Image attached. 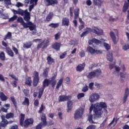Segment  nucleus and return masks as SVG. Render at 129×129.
<instances>
[{"label":"nucleus","instance_id":"obj_6","mask_svg":"<svg viewBox=\"0 0 129 129\" xmlns=\"http://www.w3.org/2000/svg\"><path fill=\"white\" fill-rule=\"evenodd\" d=\"M84 113V108L82 107H80L75 112L74 118L75 119H78V118H81L82 115Z\"/></svg>","mask_w":129,"mask_h":129},{"label":"nucleus","instance_id":"obj_26","mask_svg":"<svg viewBox=\"0 0 129 129\" xmlns=\"http://www.w3.org/2000/svg\"><path fill=\"white\" fill-rule=\"evenodd\" d=\"M93 4L94 6H97V7H100L102 5L103 2L101 0H92Z\"/></svg>","mask_w":129,"mask_h":129},{"label":"nucleus","instance_id":"obj_37","mask_svg":"<svg viewBox=\"0 0 129 129\" xmlns=\"http://www.w3.org/2000/svg\"><path fill=\"white\" fill-rule=\"evenodd\" d=\"M80 10L79 9H77L75 12H74V19L75 20H77V19H78V17H79V12Z\"/></svg>","mask_w":129,"mask_h":129},{"label":"nucleus","instance_id":"obj_18","mask_svg":"<svg viewBox=\"0 0 129 129\" xmlns=\"http://www.w3.org/2000/svg\"><path fill=\"white\" fill-rule=\"evenodd\" d=\"M128 94H129L128 88H126L125 90V93L123 96V103H125V102H126V100L127 99V97H128Z\"/></svg>","mask_w":129,"mask_h":129},{"label":"nucleus","instance_id":"obj_32","mask_svg":"<svg viewBox=\"0 0 129 129\" xmlns=\"http://www.w3.org/2000/svg\"><path fill=\"white\" fill-rule=\"evenodd\" d=\"M32 45H33V44H32V42L29 41L28 42L24 43L23 45V47L24 48H26V49H30V48L32 47Z\"/></svg>","mask_w":129,"mask_h":129},{"label":"nucleus","instance_id":"obj_46","mask_svg":"<svg viewBox=\"0 0 129 129\" xmlns=\"http://www.w3.org/2000/svg\"><path fill=\"white\" fill-rule=\"evenodd\" d=\"M47 125H43L42 122L39 123L36 126L35 129H42V127L46 126Z\"/></svg>","mask_w":129,"mask_h":129},{"label":"nucleus","instance_id":"obj_29","mask_svg":"<svg viewBox=\"0 0 129 129\" xmlns=\"http://www.w3.org/2000/svg\"><path fill=\"white\" fill-rule=\"evenodd\" d=\"M25 84L28 86H32V79L29 77L25 79Z\"/></svg>","mask_w":129,"mask_h":129},{"label":"nucleus","instance_id":"obj_12","mask_svg":"<svg viewBox=\"0 0 129 129\" xmlns=\"http://www.w3.org/2000/svg\"><path fill=\"white\" fill-rule=\"evenodd\" d=\"M44 3L46 7L52 6V5H57L58 1L57 0H44Z\"/></svg>","mask_w":129,"mask_h":129},{"label":"nucleus","instance_id":"obj_48","mask_svg":"<svg viewBox=\"0 0 129 129\" xmlns=\"http://www.w3.org/2000/svg\"><path fill=\"white\" fill-rule=\"evenodd\" d=\"M0 59L2 60V61H5L6 60V56H5V52L3 51L1 52L0 53Z\"/></svg>","mask_w":129,"mask_h":129},{"label":"nucleus","instance_id":"obj_13","mask_svg":"<svg viewBox=\"0 0 129 129\" xmlns=\"http://www.w3.org/2000/svg\"><path fill=\"white\" fill-rule=\"evenodd\" d=\"M61 46H62L61 42H55V43L52 44V48L54 50H55V51H60Z\"/></svg>","mask_w":129,"mask_h":129},{"label":"nucleus","instance_id":"obj_34","mask_svg":"<svg viewBox=\"0 0 129 129\" xmlns=\"http://www.w3.org/2000/svg\"><path fill=\"white\" fill-rule=\"evenodd\" d=\"M25 120V114L21 113L20 114V125H23V123L24 122V121Z\"/></svg>","mask_w":129,"mask_h":129},{"label":"nucleus","instance_id":"obj_14","mask_svg":"<svg viewBox=\"0 0 129 129\" xmlns=\"http://www.w3.org/2000/svg\"><path fill=\"white\" fill-rule=\"evenodd\" d=\"M93 43H94L96 45H101V43L102 42H101V41L96 38H93L92 40L88 41L89 45H92Z\"/></svg>","mask_w":129,"mask_h":129},{"label":"nucleus","instance_id":"obj_50","mask_svg":"<svg viewBox=\"0 0 129 129\" xmlns=\"http://www.w3.org/2000/svg\"><path fill=\"white\" fill-rule=\"evenodd\" d=\"M11 100L12 102H13V104H14L15 107H17V101H16V99H15V97H11Z\"/></svg>","mask_w":129,"mask_h":129},{"label":"nucleus","instance_id":"obj_30","mask_svg":"<svg viewBox=\"0 0 129 129\" xmlns=\"http://www.w3.org/2000/svg\"><path fill=\"white\" fill-rule=\"evenodd\" d=\"M22 105H27L29 106L30 105V100L27 97H25L24 101L22 103Z\"/></svg>","mask_w":129,"mask_h":129},{"label":"nucleus","instance_id":"obj_49","mask_svg":"<svg viewBox=\"0 0 129 129\" xmlns=\"http://www.w3.org/2000/svg\"><path fill=\"white\" fill-rule=\"evenodd\" d=\"M49 45H50V42L49 40H46V42L44 44L43 46L42 47V50L46 49V48H47Z\"/></svg>","mask_w":129,"mask_h":129},{"label":"nucleus","instance_id":"obj_35","mask_svg":"<svg viewBox=\"0 0 129 129\" xmlns=\"http://www.w3.org/2000/svg\"><path fill=\"white\" fill-rule=\"evenodd\" d=\"M48 71H49V68H46L43 70V76L44 78H47V77H48Z\"/></svg>","mask_w":129,"mask_h":129},{"label":"nucleus","instance_id":"obj_10","mask_svg":"<svg viewBox=\"0 0 129 129\" xmlns=\"http://www.w3.org/2000/svg\"><path fill=\"white\" fill-rule=\"evenodd\" d=\"M72 96L70 95L66 96V95H61L58 97L59 102H63L64 101H69L71 99Z\"/></svg>","mask_w":129,"mask_h":129},{"label":"nucleus","instance_id":"obj_59","mask_svg":"<svg viewBox=\"0 0 129 129\" xmlns=\"http://www.w3.org/2000/svg\"><path fill=\"white\" fill-rule=\"evenodd\" d=\"M8 109H9V108H5V107H2L1 108V111H3V112H6V113H8Z\"/></svg>","mask_w":129,"mask_h":129},{"label":"nucleus","instance_id":"obj_24","mask_svg":"<svg viewBox=\"0 0 129 129\" xmlns=\"http://www.w3.org/2000/svg\"><path fill=\"white\" fill-rule=\"evenodd\" d=\"M110 36L113 41V44L116 45L117 42L116 41V37H115V35H114V33H113V32H110Z\"/></svg>","mask_w":129,"mask_h":129},{"label":"nucleus","instance_id":"obj_54","mask_svg":"<svg viewBox=\"0 0 129 129\" xmlns=\"http://www.w3.org/2000/svg\"><path fill=\"white\" fill-rule=\"evenodd\" d=\"M12 49L14 51V52L15 53L16 55H18L19 54V50H18V48L16 47H13Z\"/></svg>","mask_w":129,"mask_h":129},{"label":"nucleus","instance_id":"obj_62","mask_svg":"<svg viewBox=\"0 0 129 129\" xmlns=\"http://www.w3.org/2000/svg\"><path fill=\"white\" fill-rule=\"evenodd\" d=\"M86 5L87 6H91L92 5V2H91L90 0H87L86 1Z\"/></svg>","mask_w":129,"mask_h":129},{"label":"nucleus","instance_id":"obj_20","mask_svg":"<svg viewBox=\"0 0 129 129\" xmlns=\"http://www.w3.org/2000/svg\"><path fill=\"white\" fill-rule=\"evenodd\" d=\"M69 18L67 17L63 18L62 20V26H67L68 27L69 26Z\"/></svg>","mask_w":129,"mask_h":129},{"label":"nucleus","instance_id":"obj_42","mask_svg":"<svg viewBox=\"0 0 129 129\" xmlns=\"http://www.w3.org/2000/svg\"><path fill=\"white\" fill-rule=\"evenodd\" d=\"M44 90H45L44 89L40 88L39 90V93H38V98L40 99L41 97H42V95H43V92H44Z\"/></svg>","mask_w":129,"mask_h":129},{"label":"nucleus","instance_id":"obj_52","mask_svg":"<svg viewBox=\"0 0 129 129\" xmlns=\"http://www.w3.org/2000/svg\"><path fill=\"white\" fill-rule=\"evenodd\" d=\"M85 96V94L84 93H81L78 94L77 95V98L78 99H80V98H82V97H84Z\"/></svg>","mask_w":129,"mask_h":129},{"label":"nucleus","instance_id":"obj_22","mask_svg":"<svg viewBox=\"0 0 129 129\" xmlns=\"http://www.w3.org/2000/svg\"><path fill=\"white\" fill-rule=\"evenodd\" d=\"M46 60L47 61L48 65H52L53 63H55V59L52 58V57H51L50 56H47Z\"/></svg>","mask_w":129,"mask_h":129},{"label":"nucleus","instance_id":"obj_33","mask_svg":"<svg viewBox=\"0 0 129 129\" xmlns=\"http://www.w3.org/2000/svg\"><path fill=\"white\" fill-rule=\"evenodd\" d=\"M0 98L2 101H6L8 99V97L5 95L4 92L0 93Z\"/></svg>","mask_w":129,"mask_h":129},{"label":"nucleus","instance_id":"obj_11","mask_svg":"<svg viewBox=\"0 0 129 129\" xmlns=\"http://www.w3.org/2000/svg\"><path fill=\"white\" fill-rule=\"evenodd\" d=\"M2 121L0 123V125L2 127H7L8 125L9 124V121L7 119H6V116L2 115L1 116Z\"/></svg>","mask_w":129,"mask_h":129},{"label":"nucleus","instance_id":"obj_41","mask_svg":"<svg viewBox=\"0 0 129 129\" xmlns=\"http://www.w3.org/2000/svg\"><path fill=\"white\" fill-rule=\"evenodd\" d=\"M49 27L50 28H54V29H56V28H58L59 27V23H51L49 24Z\"/></svg>","mask_w":129,"mask_h":129},{"label":"nucleus","instance_id":"obj_56","mask_svg":"<svg viewBox=\"0 0 129 129\" xmlns=\"http://www.w3.org/2000/svg\"><path fill=\"white\" fill-rule=\"evenodd\" d=\"M123 50H124V51H127L129 49V45H125L122 46Z\"/></svg>","mask_w":129,"mask_h":129},{"label":"nucleus","instance_id":"obj_47","mask_svg":"<svg viewBox=\"0 0 129 129\" xmlns=\"http://www.w3.org/2000/svg\"><path fill=\"white\" fill-rule=\"evenodd\" d=\"M103 45L107 51L110 50V45H109V44L104 42Z\"/></svg>","mask_w":129,"mask_h":129},{"label":"nucleus","instance_id":"obj_53","mask_svg":"<svg viewBox=\"0 0 129 129\" xmlns=\"http://www.w3.org/2000/svg\"><path fill=\"white\" fill-rule=\"evenodd\" d=\"M79 56L81 58H82L85 56V51L84 50H82L79 53Z\"/></svg>","mask_w":129,"mask_h":129},{"label":"nucleus","instance_id":"obj_21","mask_svg":"<svg viewBox=\"0 0 129 129\" xmlns=\"http://www.w3.org/2000/svg\"><path fill=\"white\" fill-rule=\"evenodd\" d=\"M6 53H7L8 55H9V56L10 57H14V56H15L14 52H13V50L10 48V47H6Z\"/></svg>","mask_w":129,"mask_h":129},{"label":"nucleus","instance_id":"obj_25","mask_svg":"<svg viewBox=\"0 0 129 129\" xmlns=\"http://www.w3.org/2000/svg\"><path fill=\"white\" fill-rule=\"evenodd\" d=\"M53 17H54V14L53 12H50L46 17V21L47 22H50V21H52Z\"/></svg>","mask_w":129,"mask_h":129},{"label":"nucleus","instance_id":"obj_7","mask_svg":"<svg viewBox=\"0 0 129 129\" xmlns=\"http://www.w3.org/2000/svg\"><path fill=\"white\" fill-rule=\"evenodd\" d=\"M40 81V77H39V73L38 72H34L33 73V85L34 87L38 86Z\"/></svg>","mask_w":129,"mask_h":129},{"label":"nucleus","instance_id":"obj_1","mask_svg":"<svg viewBox=\"0 0 129 129\" xmlns=\"http://www.w3.org/2000/svg\"><path fill=\"white\" fill-rule=\"evenodd\" d=\"M102 108L105 109L106 111H107V110H106L107 105L105 102H101L99 103H97L94 105V112L97 117H101Z\"/></svg>","mask_w":129,"mask_h":129},{"label":"nucleus","instance_id":"obj_57","mask_svg":"<svg viewBox=\"0 0 129 129\" xmlns=\"http://www.w3.org/2000/svg\"><path fill=\"white\" fill-rule=\"evenodd\" d=\"M88 86L87 85H86L82 89L83 92H86V91H88Z\"/></svg>","mask_w":129,"mask_h":129},{"label":"nucleus","instance_id":"obj_17","mask_svg":"<svg viewBox=\"0 0 129 129\" xmlns=\"http://www.w3.org/2000/svg\"><path fill=\"white\" fill-rule=\"evenodd\" d=\"M99 95H98V94H93L90 97L89 100L91 102H94V101L97 100V99H99Z\"/></svg>","mask_w":129,"mask_h":129},{"label":"nucleus","instance_id":"obj_5","mask_svg":"<svg viewBox=\"0 0 129 129\" xmlns=\"http://www.w3.org/2000/svg\"><path fill=\"white\" fill-rule=\"evenodd\" d=\"M101 74V70L100 69H97L95 72H90L87 75V78L89 79H93L96 76H98Z\"/></svg>","mask_w":129,"mask_h":129},{"label":"nucleus","instance_id":"obj_58","mask_svg":"<svg viewBox=\"0 0 129 129\" xmlns=\"http://www.w3.org/2000/svg\"><path fill=\"white\" fill-rule=\"evenodd\" d=\"M4 2L5 3L6 5H7L8 6H11V5H12L11 0H5Z\"/></svg>","mask_w":129,"mask_h":129},{"label":"nucleus","instance_id":"obj_28","mask_svg":"<svg viewBox=\"0 0 129 129\" xmlns=\"http://www.w3.org/2000/svg\"><path fill=\"white\" fill-rule=\"evenodd\" d=\"M18 23H21L22 26H23V28L27 25V23L24 21V19L22 17H19L17 19Z\"/></svg>","mask_w":129,"mask_h":129},{"label":"nucleus","instance_id":"obj_61","mask_svg":"<svg viewBox=\"0 0 129 129\" xmlns=\"http://www.w3.org/2000/svg\"><path fill=\"white\" fill-rule=\"evenodd\" d=\"M34 106H38L39 100L38 99H36L34 101Z\"/></svg>","mask_w":129,"mask_h":129},{"label":"nucleus","instance_id":"obj_63","mask_svg":"<svg viewBox=\"0 0 129 129\" xmlns=\"http://www.w3.org/2000/svg\"><path fill=\"white\" fill-rule=\"evenodd\" d=\"M9 129H18V125L15 124L12 125Z\"/></svg>","mask_w":129,"mask_h":129},{"label":"nucleus","instance_id":"obj_43","mask_svg":"<svg viewBox=\"0 0 129 129\" xmlns=\"http://www.w3.org/2000/svg\"><path fill=\"white\" fill-rule=\"evenodd\" d=\"M61 37V33L60 32H58L57 33L55 34L54 35V39L56 41H58L59 39Z\"/></svg>","mask_w":129,"mask_h":129},{"label":"nucleus","instance_id":"obj_38","mask_svg":"<svg viewBox=\"0 0 129 129\" xmlns=\"http://www.w3.org/2000/svg\"><path fill=\"white\" fill-rule=\"evenodd\" d=\"M87 50L91 54H95V49L92 48L91 46H88Z\"/></svg>","mask_w":129,"mask_h":129},{"label":"nucleus","instance_id":"obj_60","mask_svg":"<svg viewBox=\"0 0 129 129\" xmlns=\"http://www.w3.org/2000/svg\"><path fill=\"white\" fill-rule=\"evenodd\" d=\"M86 129H95V125H90L86 128Z\"/></svg>","mask_w":129,"mask_h":129},{"label":"nucleus","instance_id":"obj_64","mask_svg":"<svg viewBox=\"0 0 129 129\" xmlns=\"http://www.w3.org/2000/svg\"><path fill=\"white\" fill-rule=\"evenodd\" d=\"M16 7H17V8H20V7H23V4H22L20 2H18L17 3V4L16 5Z\"/></svg>","mask_w":129,"mask_h":129},{"label":"nucleus","instance_id":"obj_39","mask_svg":"<svg viewBox=\"0 0 129 129\" xmlns=\"http://www.w3.org/2000/svg\"><path fill=\"white\" fill-rule=\"evenodd\" d=\"M12 38V33L8 32L7 35L4 38V41H7V39H11Z\"/></svg>","mask_w":129,"mask_h":129},{"label":"nucleus","instance_id":"obj_23","mask_svg":"<svg viewBox=\"0 0 129 129\" xmlns=\"http://www.w3.org/2000/svg\"><path fill=\"white\" fill-rule=\"evenodd\" d=\"M73 103L72 101H68L67 103V112H69L70 110H72V108H73Z\"/></svg>","mask_w":129,"mask_h":129},{"label":"nucleus","instance_id":"obj_8","mask_svg":"<svg viewBox=\"0 0 129 129\" xmlns=\"http://www.w3.org/2000/svg\"><path fill=\"white\" fill-rule=\"evenodd\" d=\"M34 123V119L32 118H28L25 120L24 122L23 123V125L21 126H24L25 128L29 127V125L33 124Z\"/></svg>","mask_w":129,"mask_h":129},{"label":"nucleus","instance_id":"obj_15","mask_svg":"<svg viewBox=\"0 0 129 129\" xmlns=\"http://www.w3.org/2000/svg\"><path fill=\"white\" fill-rule=\"evenodd\" d=\"M40 118L42 121L41 122L44 125H47L48 124L47 117H46V114H45V113H42V115L40 116Z\"/></svg>","mask_w":129,"mask_h":129},{"label":"nucleus","instance_id":"obj_9","mask_svg":"<svg viewBox=\"0 0 129 129\" xmlns=\"http://www.w3.org/2000/svg\"><path fill=\"white\" fill-rule=\"evenodd\" d=\"M24 28L25 29L29 28L30 31H37L36 25L32 23V22H30V20L28 22H27V23H26V25L24 26Z\"/></svg>","mask_w":129,"mask_h":129},{"label":"nucleus","instance_id":"obj_2","mask_svg":"<svg viewBox=\"0 0 129 129\" xmlns=\"http://www.w3.org/2000/svg\"><path fill=\"white\" fill-rule=\"evenodd\" d=\"M56 77H57V73H55L53 74V76L50 78V80L48 79H45L42 82V89H44L46 87H48L49 85H51V87L54 88L56 83H57V80H56Z\"/></svg>","mask_w":129,"mask_h":129},{"label":"nucleus","instance_id":"obj_44","mask_svg":"<svg viewBox=\"0 0 129 129\" xmlns=\"http://www.w3.org/2000/svg\"><path fill=\"white\" fill-rule=\"evenodd\" d=\"M23 92L25 95V96H26L27 97H29L30 96V94H29V90L27 89H24L23 91Z\"/></svg>","mask_w":129,"mask_h":129},{"label":"nucleus","instance_id":"obj_31","mask_svg":"<svg viewBox=\"0 0 129 129\" xmlns=\"http://www.w3.org/2000/svg\"><path fill=\"white\" fill-rule=\"evenodd\" d=\"M14 117H15V114L12 112L8 113L5 116V118H7V119H9V118H14Z\"/></svg>","mask_w":129,"mask_h":129},{"label":"nucleus","instance_id":"obj_16","mask_svg":"<svg viewBox=\"0 0 129 129\" xmlns=\"http://www.w3.org/2000/svg\"><path fill=\"white\" fill-rule=\"evenodd\" d=\"M85 65L86 64L85 63V62L79 64L76 67V71H77L78 72H82V71L84 70V68H85Z\"/></svg>","mask_w":129,"mask_h":129},{"label":"nucleus","instance_id":"obj_45","mask_svg":"<svg viewBox=\"0 0 129 129\" xmlns=\"http://www.w3.org/2000/svg\"><path fill=\"white\" fill-rule=\"evenodd\" d=\"M93 115L91 114L90 113V114L88 115V120L89 121V122H90L91 123H94V122H93Z\"/></svg>","mask_w":129,"mask_h":129},{"label":"nucleus","instance_id":"obj_4","mask_svg":"<svg viewBox=\"0 0 129 129\" xmlns=\"http://www.w3.org/2000/svg\"><path fill=\"white\" fill-rule=\"evenodd\" d=\"M85 31V32H83L81 34V38H83L84 36L88 35V34H89V33H90L91 32H92L93 33H94V34L98 35V36H100L102 35V34H103V31H102V30L98 29V28L97 27H94V28L93 29H91V28L89 27H86Z\"/></svg>","mask_w":129,"mask_h":129},{"label":"nucleus","instance_id":"obj_55","mask_svg":"<svg viewBox=\"0 0 129 129\" xmlns=\"http://www.w3.org/2000/svg\"><path fill=\"white\" fill-rule=\"evenodd\" d=\"M43 44H44V41L41 42L40 43L37 45V50H39V49H41V48H42V46H43Z\"/></svg>","mask_w":129,"mask_h":129},{"label":"nucleus","instance_id":"obj_40","mask_svg":"<svg viewBox=\"0 0 129 129\" xmlns=\"http://www.w3.org/2000/svg\"><path fill=\"white\" fill-rule=\"evenodd\" d=\"M44 109H46V106H44V104H42L39 108V110H38V113H42V112L44 111Z\"/></svg>","mask_w":129,"mask_h":129},{"label":"nucleus","instance_id":"obj_27","mask_svg":"<svg viewBox=\"0 0 129 129\" xmlns=\"http://www.w3.org/2000/svg\"><path fill=\"white\" fill-rule=\"evenodd\" d=\"M107 59L110 62L113 61V56H112V52L109 51L107 55Z\"/></svg>","mask_w":129,"mask_h":129},{"label":"nucleus","instance_id":"obj_3","mask_svg":"<svg viewBox=\"0 0 129 129\" xmlns=\"http://www.w3.org/2000/svg\"><path fill=\"white\" fill-rule=\"evenodd\" d=\"M12 12L15 15L17 14L24 16L23 19L25 22H29L31 20V13L28 12L27 9L23 10L22 9H18V11L13 9Z\"/></svg>","mask_w":129,"mask_h":129},{"label":"nucleus","instance_id":"obj_19","mask_svg":"<svg viewBox=\"0 0 129 129\" xmlns=\"http://www.w3.org/2000/svg\"><path fill=\"white\" fill-rule=\"evenodd\" d=\"M128 8H129V0H127V2L126 1L124 2V5L122 8V12L123 13H125V12L127 11V10H128Z\"/></svg>","mask_w":129,"mask_h":129},{"label":"nucleus","instance_id":"obj_51","mask_svg":"<svg viewBox=\"0 0 129 129\" xmlns=\"http://www.w3.org/2000/svg\"><path fill=\"white\" fill-rule=\"evenodd\" d=\"M18 18V16L14 15L13 17H11L9 19V22H14V21H16Z\"/></svg>","mask_w":129,"mask_h":129},{"label":"nucleus","instance_id":"obj_36","mask_svg":"<svg viewBox=\"0 0 129 129\" xmlns=\"http://www.w3.org/2000/svg\"><path fill=\"white\" fill-rule=\"evenodd\" d=\"M62 83H63V78H61L57 82V84L56 86V89L59 90V88H60V87L61 85H62Z\"/></svg>","mask_w":129,"mask_h":129}]
</instances>
